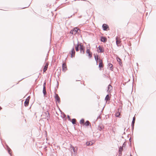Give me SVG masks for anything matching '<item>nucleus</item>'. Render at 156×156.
Segmentation results:
<instances>
[{"label":"nucleus","instance_id":"nucleus-1","mask_svg":"<svg viewBox=\"0 0 156 156\" xmlns=\"http://www.w3.org/2000/svg\"><path fill=\"white\" fill-rule=\"evenodd\" d=\"M116 44L118 46H119L121 45V39L119 37H117L116 38Z\"/></svg>","mask_w":156,"mask_h":156},{"label":"nucleus","instance_id":"nucleus-2","mask_svg":"<svg viewBox=\"0 0 156 156\" xmlns=\"http://www.w3.org/2000/svg\"><path fill=\"white\" fill-rule=\"evenodd\" d=\"M80 50L81 53L84 54V47L81 44H79Z\"/></svg>","mask_w":156,"mask_h":156},{"label":"nucleus","instance_id":"nucleus-3","mask_svg":"<svg viewBox=\"0 0 156 156\" xmlns=\"http://www.w3.org/2000/svg\"><path fill=\"white\" fill-rule=\"evenodd\" d=\"M79 30V29L77 28H74L73 30H72L70 31V34L73 35H75L76 34L77 32H78V31Z\"/></svg>","mask_w":156,"mask_h":156},{"label":"nucleus","instance_id":"nucleus-4","mask_svg":"<svg viewBox=\"0 0 156 156\" xmlns=\"http://www.w3.org/2000/svg\"><path fill=\"white\" fill-rule=\"evenodd\" d=\"M97 51L98 53H102L104 51V49L102 47L99 46L97 48Z\"/></svg>","mask_w":156,"mask_h":156},{"label":"nucleus","instance_id":"nucleus-5","mask_svg":"<svg viewBox=\"0 0 156 156\" xmlns=\"http://www.w3.org/2000/svg\"><path fill=\"white\" fill-rule=\"evenodd\" d=\"M102 27L104 30H109L108 25L106 24H104L103 25Z\"/></svg>","mask_w":156,"mask_h":156},{"label":"nucleus","instance_id":"nucleus-6","mask_svg":"<svg viewBox=\"0 0 156 156\" xmlns=\"http://www.w3.org/2000/svg\"><path fill=\"white\" fill-rule=\"evenodd\" d=\"M30 99V98L29 97H28L26 99V100L24 102V105L26 107V106H28V105H29Z\"/></svg>","mask_w":156,"mask_h":156},{"label":"nucleus","instance_id":"nucleus-7","mask_svg":"<svg viewBox=\"0 0 156 156\" xmlns=\"http://www.w3.org/2000/svg\"><path fill=\"white\" fill-rule=\"evenodd\" d=\"M99 67L100 69L103 68L104 66V65L103 63V61L102 60H99Z\"/></svg>","mask_w":156,"mask_h":156},{"label":"nucleus","instance_id":"nucleus-8","mask_svg":"<svg viewBox=\"0 0 156 156\" xmlns=\"http://www.w3.org/2000/svg\"><path fill=\"white\" fill-rule=\"evenodd\" d=\"M70 54L71 55V57L73 58V57H74L75 55V51L73 48L71 50V52H70Z\"/></svg>","mask_w":156,"mask_h":156},{"label":"nucleus","instance_id":"nucleus-9","mask_svg":"<svg viewBox=\"0 0 156 156\" xmlns=\"http://www.w3.org/2000/svg\"><path fill=\"white\" fill-rule=\"evenodd\" d=\"M86 53L88 54V55L90 58H91L92 56V53L90 52L89 49H87L86 51Z\"/></svg>","mask_w":156,"mask_h":156},{"label":"nucleus","instance_id":"nucleus-10","mask_svg":"<svg viewBox=\"0 0 156 156\" xmlns=\"http://www.w3.org/2000/svg\"><path fill=\"white\" fill-rule=\"evenodd\" d=\"M112 87L110 85H109L108 86V92L110 93L112 91Z\"/></svg>","mask_w":156,"mask_h":156},{"label":"nucleus","instance_id":"nucleus-11","mask_svg":"<svg viewBox=\"0 0 156 156\" xmlns=\"http://www.w3.org/2000/svg\"><path fill=\"white\" fill-rule=\"evenodd\" d=\"M62 67L63 70L64 71H65L66 70H67V67H66V63H64L63 64Z\"/></svg>","mask_w":156,"mask_h":156},{"label":"nucleus","instance_id":"nucleus-12","mask_svg":"<svg viewBox=\"0 0 156 156\" xmlns=\"http://www.w3.org/2000/svg\"><path fill=\"white\" fill-rule=\"evenodd\" d=\"M94 58L97 63L99 62V60H101L98 55H94Z\"/></svg>","mask_w":156,"mask_h":156},{"label":"nucleus","instance_id":"nucleus-13","mask_svg":"<svg viewBox=\"0 0 156 156\" xmlns=\"http://www.w3.org/2000/svg\"><path fill=\"white\" fill-rule=\"evenodd\" d=\"M55 98L56 100L57 101H58V102H60V98L57 94H55Z\"/></svg>","mask_w":156,"mask_h":156},{"label":"nucleus","instance_id":"nucleus-14","mask_svg":"<svg viewBox=\"0 0 156 156\" xmlns=\"http://www.w3.org/2000/svg\"><path fill=\"white\" fill-rule=\"evenodd\" d=\"M93 144V143L92 141H89L87 142L86 144V146H90L92 145Z\"/></svg>","mask_w":156,"mask_h":156},{"label":"nucleus","instance_id":"nucleus-15","mask_svg":"<svg viewBox=\"0 0 156 156\" xmlns=\"http://www.w3.org/2000/svg\"><path fill=\"white\" fill-rule=\"evenodd\" d=\"M48 63H46L45 66L43 69V71L45 72L47 69L48 68Z\"/></svg>","mask_w":156,"mask_h":156},{"label":"nucleus","instance_id":"nucleus-16","mask_svg":"<svg viewBox=\"0 0 156 156\" xmlns=\"http://www.w3.org/2000/svg\"><path fill=\"white\" fill-rule=\"evenodd\" d=\"M75 49L77 51H78L80 50L79 44H77L76 46Z\"/></svg>","mask_w":156,"mask_h":156},{"label":"nucleus","instance_id":"nucleus-17","mask_svg":"<svg viewBox=\"0 0 156 156\" xmlns=\"http://www.w3.org/2000/svg\"><path fill=\"white\" fill-rule=\"evenodd\" d=\"M108 67L110 68V69L112 71L113 69V65L111 63H109L108 64Z\"/></svg>","mask_w":156,"mask_h":156},{"label":"nucleus","instance_id":"nucleus-18","mask_svg":"<svg viewBox=\"0 0 156 156\" xmlns=\"http://www.w3.org/2000/svg\"><path fill=\"white\" fill-rule=\"evenodd\" d=\"M111 97L108 94L107 95L105 98V100L106 101H109L110 100Z\"/></svg>","mask_w":156,"mask_h":156},{"label":"nucleus","instance_id":"nucleus-19","mask_svg":"<svg viewBox=\"0 0 156 156\" xmlns=\"http://www.w3.org/2000/svg\"><path fill=\"white\" fill-rule=\"evenodd\" d=\"M123 151L122 147H120L119 150V154H122V151Z\"/></svg>","mask_w":156,"mask_h":156},{"label":"nucleus","instance_id":"nucleus-20","mask_svg":"<svg viewBox=\"0 0 156 156\" xmlns=\"http://www.w3.org/2000/svg\"><path fill=\"white\" fill-rule=\"evenodd\" d=\"M101 41L102 42H105L107 41V39L105 37H102L101 38Z\"/></svg>","mask_w":156,"mask_h":156},{"label":"nucleus","instance_id":"nucleus-21","mask_svg":"<svg viewBox=\"0 0 156 156\" xmlns=\"http://www.w3.org/2000/svg\"><path fill=\"white\" fill-rule=\"evenodd\" d=\"M90 124V123L88 121H87L83 125H85L86 126H88Z\"/></svg>","mask_w":156,"mask_h":156},{"label":"nucleus","instance_id":"nucleus-22","mask_svg":"<svg viewBox=\"0 0 156 156\" xmlns=\"http://www.w3.org/2000/svg\"><path fill=\"white\" fill-rule=\"evenodd\" d=\"M70 148L72 150H73V151L75 153H76V150L75 149L73 146H71L70 147Z\"/></svg>","mask_w":156,"mask_h":156},{"label":"nucleus","instance_id":"nucleus-23","mask_svg":"<svg viewBox=\"0 0 156 156\" xmlns=\"http://www.w3.org/2000/svg\"><path fill=\"white\" fill-rule=\"evenodd\" d=\"M84 120L83 119H81L80 122V124H83V125L84 124Z\"/></svg>","mask_w":156,"mask_h":156},{"label":"nucleus","instance_id":"nucleus-24","mask_svg":"<svg viewBox=\"0 0 156 156\" xmlns=\"http://www.w3.org/2000/svg\"><path fill=\"white\" fill-rule=\"evenodd\" d=\"M117 59L118 62H119L120 64V65L121 63H122L121 60L120 59V58H119V57L117 58Z\"/></svg>","mask_w":156,"mask_h":156},{"label":"nucleus","instance_id":"nucleus-25","mask_svg":"<svg viewBox=\"0 0 156 156\" xmlns=\"http://www.w3.org/2000/svg\"><path fill=\"white\" fill-rule=\"evenodd\" d=\"M76 120L75 119H72V122L73 124H75L76 123Z\"/></svg>","mask_w":156,"mask_h":156},{"label":"nucleus","instance_id":"nucleus-26","mask_svg":"<svg viewBox=\"0 0 156 156\" xmlns=\"http://www.w3.org/2000/svg\"><path fill=\"white\" fill-rule=\"evenodd\" d=\"M120 112L118 111L117 112H116L115 113V116L116 117H119V115H120Z\"/></svg>","mask_w":156,"mask_h":156},{"label":"nucleus","instance_id":"nucleus-27","mask_svg":"<svg viewBox=\"0 0 156 156\" xmlns=\"http://www.w3.org/2000/svg\"><path fill=\"white\" fill-rule=\"evenodd\" d=\"M43 93H44V95H45L46 94V91L45 90V87H44L43 90Z\"/></svg>","mask_w":156,"mask_h":156},{"label":"nucleus","instance_id":"nucleus-28","mask_svg":"<svg viewBox=\"0 0 156 156\" xmlns=\"http://www.w3.org/2000/svg\"><path fill=\"white\" fill-rule=\"evenodd\" d=\"M135 117H134L133 118V121H132V124L133 125V126H134V124L135 123Z\"/></svg>","mask_w":156,"mask_h":156},{"label":"nucleus","instance_id":"nucleus-29","mask_svg":"<svg viewBox=\"0 0 156 156\" xmlns=\"http://www.w3.org/2000/svg\"><path fill=\"white\" fill-rule=\"evenodd\" d=\"M102 128L101 127H100V128L99 129L100 130H102Z\"/></svg>","mask_w":156,"mask_h":156},{"label":"nucleus","instance_id":"nucleus-30","mask_svg":"<svg viewBox=\"0 0 156 156\" xmlns=\"http://www.w3.org/2000/svg\"><path fill=\"white\" fill-rule=\"evenodd\" d=\"M2 109L1 107L0 106V110Z\"/></svg>","mask_w":156,"mask_h":156},{"label":"nucleus","instance_id":"nucleus-31","mask_svg":"<svg viewBox=\"0 0 156 156\" xmlns=\"http://www.w3.org/2000/svg\"><path fill=\"white\" fill-rule=\"evenodd\" d=\"M130 156H131V155Z\"/></svg>","mask_w":156,"mask_h":156}]
</instances>
